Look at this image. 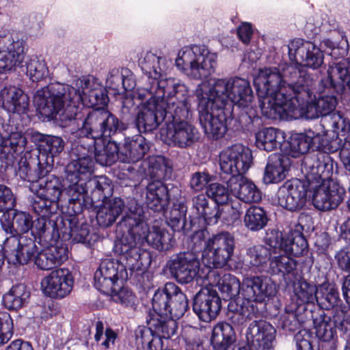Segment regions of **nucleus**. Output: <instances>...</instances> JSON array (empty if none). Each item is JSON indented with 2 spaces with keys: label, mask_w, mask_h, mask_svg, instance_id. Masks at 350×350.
Listing matches in <instances>:
<instances>
[{
  "label": "nucleus",
  "mask_w": 350,
  "mask_h": 350,
  "mask_svg": "<svg viewBox=\"0 0 350 350\" xmlns=\"http://www.w3.org/2000/svg\"><path fill=\"white\" fill-rule=\"evenodd\" d=\"M284 85L273 95L259 98L262 113L269 119L290 120L305 116L314 119L322 116L323 121L334 113L338 103L334 93L350 88V61L344 60L330 66L327 76L319 84L321 93L313 100L314 80L311 75L289 66L284 74Z\"/></svg>",
  "instance_id": "nucleus-1"
},
{
  "label": "nucleus",
  "mask_w": 350,
  "mask_h": 350,
  "mask_svg": "<svg viewBox=\"0 0 350 350\" xmlns=\"http://www.w3.org/2000/svg\"><path fill=\"white\" fill-rule=\"evenodd\" d=\"M123 124L112 113L103 108H96L81 120V126L73 132L79 138L90 139L85 147V142L72 148V161L66 167L65 182L69 186L81 185L90 193L91 203L94 204L111 196L113 187L104 176L90 178L93 171L94 153L96 161L103 166H110L120 161V148L116 142H103L102 137H109L122 129Z\"/></svg>",
  "instance_id": "nucleus-2"
},
{
  "label": "nucleus",
  "mask_w": 350,
  "mask_h": 350,
  "mask_svg": "<svg viewBox=\"0 0 350 350\" xmlns=\"http://www.w3.org/2000/svg\"><path fill=\"white\" fill-rule=\"evenodd\" d=\"M75 87L60 83H50L38 90L33 96V102L39 112L49 119H55L66 126L69 122H77L81 126V117L78 113L79 105L88 107L105 105L108 100L106 90L92 75L82 76L75 83Z\"/></svg>",
  "instance_id": "nucleus-3"
},
{
  "label": "nucleus",
  "mask_w": 350,
  "mask_h": 350,
  "mask_svg": "<svg viewBox=\"0 0 350 350\" xmlns=\"http://www.w3.org/2000/svg\"><path fill=\"white\" fill-rule=\"evenodd\" d=\"M116 231L121 234L116 243V252L126 260L131 271H142L150 263L149 253L138 245L146 242L159 251L168 250L172 245L173 236L157 226L150 229L144 208L135 201L129 204Z\"/></svg>",
  "instance_id": "nucleus-4"
},
{
  "label": "nucleus",
  "mask_w": 350,
  "mask_h": 350,
  "mask_svg": "<svg viewBox=\"0 0 350 350\" xmlns=\"http://www.w3.org/2000/svg\"><path fill=\"white\" fill-rule=\"evenodd\" d=\"M288 49L292 64L282 68V72L277 68L260 69L254 78V85L258 98L273 95L280 91V88L284 85V71L289 66H294L299 71L308 74L303 69L304 66L316 70L323 64V51L310 41L301 38L294 39L288 44Z\"/></svg>",
  "instance_id": "nucleus-5"
},
{
  "label": "nucleus",
  "mask_w": 350,
  "mask_h": 350,
  "mask_svg": "<svg viewBox=\"0 0 350 350\" xmlns=\"http://www.w3.org/2000/svg\"><path fill=\"white\" fill-rule=\"evenodd\" d=\"M301 170L308 183H317L312 196L316 208L326 211L334 209L342 202L345 189L331 179L333 160L327 152H318L304 158Z\"/></svg>",
  "instance_id": "nucleus-6"
},
{
  "label": "nucleus",
  "mask_w": 350,
  "mask_h": 350,
  "mask_svg": "<svg viewBox=\"0 0 350 350\" xmlns=\"http://www.w3.org/2000/svg\"><path fill=\"white\" fill-rule=\"evenodd\" d=\"M159 96L163 92L171 94L174 88L178 89V98H172V111L167 116V126L163 129L166 137L176 147L186 148L192 146L200 139L198 129L188 122L192 116L191 104L189 102V91L187 86L180 81L170 80L160 83Z\"/></svg>",
  "instance_id": "nucleus-7"
},
{
  "label": "nucleus",
  "mask_w": 350,
  "mask_h": 350,
  "mask_svg": "<svg viewBox=\"0 0 350 350\" xmlns=\"http://www.w3.org/2000/svg\"><path fill=\"white\" fill-rule=\"evenodd\" d=\"M208 97L215 100L217 107H228L230 111L232 105L243 108L245 111L241 114V121L247 122V129L254 131L260 125L261 120L256 115L255 111L250 106L254 95L247 80L240 77L230 79H215L210 86L204 83L198 85Z\"/></svg>",
  "instance_id": "nucleus-8"
},
{
  "label": "nucleus",
  "mask_w": 350,
  "mask_h": 350,
  "mask_svg": "<svg viewBox=\"0 0 350 350\" xmlns=\"http://www.w3.org/2000/svg\"><path fill=\"white\" fill-rule=\"evenodd\" d=\"M68 196L67 215H59L53 223V230L58 238L64 241L72 239L74 242L89 243L90 226L85 222L79 223L78 215L86 206L90 193L81 185L69 186L65 188Z\"/></svg>",
  "instance_id": "nucleus-9"
},
{
  "label": "nucleus",
  "mask_w": 350,
  "mask_h": 350,
  "mask_svg": "<svg viewBox=\"0 0 350 350\" xmlns=\"http://www.w3.org/2000/svg\"><path fill=\"white\" fill-rule=\"evenodd\" d=\"M170 80L180 81L175 78L162 79L157 83V90L154 91L155 98L150 99L148 102L142 105L138 111L136 118L135 124L140 133H148L155 130L161 122H164L167 126V116L170 114L172 109L170 103L172 98H178V89L174 88L171 94L163 92V95L159 96L160 88V83L162 81H167Z\"/></svg>",
  "instance_id": "nucleus-10"
},
{
  "label": "nucleus",
  "mask_w": 350,
  "mask_h": 350,
  "mask_svg": "<svg viewBox=\"0 0 350 350\" xmlns=\"http://www.w3.org/2000/svg\"><path fill=\"white\" fill-rule=\"evenodd\" d=\"M217 56L204 45L184 46L176 59V66L195 79L207 78L215 70Z\"/></svg>",
  "instance_id": "nucleus-11"
},
{
  "label": "nucleus",
  "mask_w": 350,
  "mask_h": 350,
  "mask_svg": "<svg viewBox=\"0 0 350 350\" xmlns=\"http://www.w3.org/2000/svg\"><path fill=\"white\" fill-rule=\"evenodd\" d=\"M199 120L206 136L209 139L221 138L226 132L227 114L226 107H217L215 100L200 88H196Z\"/></svg>",
  "instance_id": "nucleus-12"
},
{
  "label": "nucleus",
  "mask_w": 350,
  "mask_h": 350,
  "mask_svg": "<svg viewBox=\"0 0 350 350\" xmlns=\"http://www.w3.org/2000/svg\"><path fill=\"white\" fill-rule=\"evenodd\" d=\"M152 305L159 316L175 319L181 318L189 308L186 295L173 282L166 283L154 293Z\"/></svg>",
  "instance_id": "nucleus-13"
},
{
  "label": "nucleus",
  "mask_w": 350,
  "mask_h": 350,
  "mask_svg": "<svg viewBox=\"0 0 350 350\" xmlns=\"http://www.w3.org/2000/svg\"><path fill=\"white\" fill-rule=\"evenodd\" d=\"M235 240L228 232L213 235L205 241L202 260L207 267L222 268L226 266L234 253Z\"/></svg>",
  "instance_id": "nucleus-14"
},
{
  "label": "nucleus",
  "mask_w": 350,
  "mask_h": 350,
  "mask_svg": "<svg viewBox=\"0 0 350 350\" xmlns=\"http://www.w3.org/2000/svg\"><path fill=\"white\" fill-rule=\"evenodd\" d=\"M313 326L317 337L323 342L336 338V329L342 333L345 340L350 335V311L336 310L330 316L323 310H319Z\"/></svg>",
  "instance_id": "nucleus-15"
},
{
  "label": "nucleus",
  "mask_w": 350,
  "mask_h": 350,
  "mask_svg": "<svg viewBox=\"0 0 350 350\" xmlns=\"http://www.w3.org/2000/svg\"><path fill=\"white\" fill-rule=\"evenodd\" d=\"M115 251L116 250L115 249ZM120 256V259L125 260V265L118 260L113 259L103 260L94 273V286L100 292L107 294L109 292H116V286L119 280H125L127 278L126 267L131 271L126 264V260L122 255L116 252Z\"/></svg>",
  "instance_id": "nucleus-16"
},
{
  "label": "nucleus",
  "mask_w": 350,
  "mask_h": 350,
  "mask_svg": "<svg viewBox=\"0 0 350 350\" xmlns=\"http://www.w3.org/2000/svg\"><path fill=\"white\" fill-rule=\"evenodd\" d=\"M252 153L242 144H234L224 149L219 155L221 171L230 177L243 175L251 167Z\"/></svg>",
  "instance_id": "nucleus-17"
},
{
  "label": "nucleus",
  "mask_w": 350,
  "mask_h": 350,
  "mask_svg": "<svg viewBox=\"0 0 350 350\" xmlns=\"http://www.w3.org/2000/svg\"><path fill=\"white\" fill-rule=\"evenodd\" d=\"M139 65L143 72L149 79H151L152 81L150 88L140 90L137 94V97L142 100L147 99L146 102H148L150 99L155 98L154 91L157 88V83L162 80L161 77L167 73L169 69V62L165 57L149 51L140 60Z\"/></svg>",
  "instance_id": "nucleus-18"
},
{
  "label": "nucleus",
  "mask_w": 350,
  "mask_h": 350,
  "mask_svg": "<svg viewBox=\"0 0 350 350\" xmlns=\"http://www.w3.org/2000/svg\"><path fill=\"white\" fill-rule=\"evenodd\" d=\"M200 260L195 252H180L171 256L167 262L172 277L180 284H187L193 280L200 269Z\"/></svg>",
  "instance_id": "nucleus-19"
},
{
  "label": "nucleus",
  "mask_w": 350,
  "mask_h": 350,
  "mask_svg": "<svg viewBox=\"0 0 350 350\" xmlns=\"http://www.w3.org/2000/svg\"><path fill=\"white\" fill-rule=\"evenodd\" d=\"M307 195L306 183L293 178L280 187L276 193L277 202L280 206L289 211H299L305 206Z\"/></svg>",
  "instance_id": "nucleus-20"
},
{
  "label": "nucleus",
  "mask_w": 350,
  "mask_h": 350,
  "mask_svg": "<svg viewBox=\"0 0 350 350\" xmlns=\"http://www.w3.org/2000/svg\"><path fill=\"white\" fill-rule=\"evenodd\" d=\"M295 134L291 136L288 142L289 154L294 158L298 157L299 155L308 152L311 148L312 150H318V152H326V151L336 152L339 148V144L337 139L332 140L329 144L323 139V136L317 134ZM316 153V152H310L304 157H307L310 154Z\"/></svg>",
  "instance_id": "nucleus-21"
},
{
  "label": "nucleus",
  "mask_w": 350,
  "mask_h": 350,
  "mask_svg": "<svg viewBox=\"0 0 350 350\" xmlns=\"http://www.w3.org/2000/svg\"><path fill=\"white\" fill-rule=\"evenodd\" d=\"M12 247L14 250L8 255V261L14 265L27 264L38 253L34 239L27 235L6 237L3 242V250L8 252L12 251Z\"/></svg>",
  "instance_id": "nucleus-22"
},
{
  "label": "nucleus",
  "mask_w": 350,
  "mask_h": 350,
  "mask_svg": "<svg viewBox=\"0 0 350 350\" xmlns=\"http://www.w3.org/2000/svg\"><path fill=\"white\" fill-rule=\"evenodd\" d=\"M25 59V42L14 40L10 35H0V72L10 71L23 67Z\"/></svg>",
  "instance_id": "nucleus-23"
},
{
  "label": "nucleus",
  "mask_w": 350,
  "mask_h": 350,
  "mask_svg": "<svg viewBox=\"0 0 350 350\" xmlns=\"http://www.w3.org/2000/svg\"><path fill=\"white\" fill-rule=\"evenodd\" d=\"M73 278L67 269L52 271L41 282L44 293L53 299H62L68 295L73 287Z\"/></svg>",
  "instance_id": "nucleus-24"
},
{
  "label": "nucleus",
  "mask_w": 350,
  "mask_h": 350,
  "mask_svg": "<svg viewBox=\"0 0 350 350\" xmlns=\"http://www.w3.org/2000/svg\"><path fill=\"white\" fill-rule=\"evenodd\" d=\"M221 306V299L217 292L212 288H201L193 298V310L204 322L215 319Z\"/></svg>",
  "instance_id": "nucleus-25"
},
{
  "label": "nucleus",
  "mask_w": 350,
  "mask_h": 350,
  "mask_svg": "<svg viewBox=\"0 0 350 350\" xmlns=\"http://www.w3.org/2000/svg\"><path fill=\"white\" fill-rule=\"evenodd\" d=\"M275 329L269 323L254 321L246 331V338L253 350H271L275 338Z\"/></svg>",
  "instance_id": "nucleus-26"
},
{
  "label": "nucleus",
  "mask_w": 350,
  "mask_h": 350,
  "mask_svg": "<svg viewBox=\"0 0 350 350\" xmlns=\"http://www.w3.org/2000/svg\"><path fill=\"white\" fill-rule=\"evenodd\" d=\"M51 171L50 161L45 158V154L42 153L35 157L31 156L29 159L21 158L18 163V176L23 179L34 184L37 180L46 176Z\"/></svg>",
  "instance_id": "nucleus-27"
},
{
  "label": "nucleus",
  "mask_w": 350,
  "mask_h": 350,
  "mask_svg": "<svg viewBox=\"0 0 350 350\" xmlns=\"http://www.w3.org/2000/svg\"><path fill=\"white\" fill-rule=\"evenodd\" d=\"M228 187L232 194L245 203H256L261 200L262 193L250 179L242 176L230 177Z\"/></svg>",
  "instance_id": "nucleus-28"
},
{
  "label": "nucleus",
  "mask_w": 350,
  "mask_h": 350,
  "mask_svg": "<svg viewBox=\"0 0 350 350\" xmlns=\"http://www.w3.org/2000/svg\"><path fill=\"white\" fill-rule=\"evenodd\" d=\"M191 210L196 217L202 219L208 225L217 223L221 217L219 206L211 200L207 194L199 193L191 200Z\"/></svg>",
  "instance_id": "nucleus-29"
},
{
  "label": "nucleus",
  "mask_w": 350,
  "mask_h": 350,
  "mask_svg": "<svg viewBox=\"0 0 350 350\" xmlns=\"http://www.w3.org/2000/svg\"><path fill=\"white\" fill-rule=\"evenodd\" d=\"M120 148V161L135 163L142 159L148 152L150 143L142 135L126 138Z\"/></svg>",
  "instance_id": "nucleus-30"
},
{
  "label": "nucleus",
  "mask_w": 350,
  "mask_h": 350,
  "mask_svg": "<svg viewBox=\"0 0 350 350\" xmlns=\"http://www.w3.org/2000/svg\"><path fill=\"white\" fill-rule=\"evenodd\" d=\"M2 107L9 113H24L29 107V98L20 88L5 86L0 91Z\"/></svg>",
  "instance_id": "nucleus-31"
},
{
  "label": "nucleus",
  "mask_w": 350,
  "mask_h": 350,
  "mask_svg": "<svg viewBox=\"0 0 350 350\" xmlns=\"http://www.w3.org/2000/svg\"><path fill=\"white\" fill-rule=\"evenodd\" d=\"M207 277L210 280L213 279L211 284L218 286L224 299L229 301L240 299V297L235 299L241 292V285L235 276L230 273L221 275L217 270H211L208 273Z\"/></svg>",
  "instance_id": "nucleus-32"
},
{
  "label": "nucleus",
  "mask_w": 350,
  "mask_h": 350,
  "mask_svg": "<svg viewBox=\"0 0 350 350\" xmlns=\"http://www.w3.org/2000/svg\"><path fill=\"white\" fill-rule=\"evenodd\" d=\"M170 201L169 189L162 181H151L146 186V203L154 212L163 211Z\"/></svg>",
  "instance_id": "nucleus-33"
},
{
  "label": "nucleus",
  "mask_w": 350,
  "mask_h": 350,
  "mask_svg": "<svg viewBox=\"0 0 350 350\" xmlns=\"http://www.w3.org/2000/svg\"><path fill=\"white\" fill-rule=\"evenodd\" d=\"M31 139L34 143H38L42 153L45 154L47 161H50L51 170L53 163V157L58 155L64 148V142L57 136L42 134L36 131L30 133ZM39 154H42L40 151Z\"/></svg>",
  "instance_id": "nucleus-34"
},
{
  "label": "nucleus",
  "mask_w": 350,
  "mask_h": 350,
  "mask_svg": "<svg viewBox=\"0 0 350 350\" xmlns=\"http://www.w3.org/2000/svg\"><path fill=\"white\" fill-rule=\"evenodd\" d=\"M68 258V250L64 245L51 246L38 252L35 265L42 270H49L60 265Z\"/></svg>",
  "instance_id": "nucleus-35"
},
{
  "label": "nucleus",
  "mask_w": 350,
  "mask_h": 350,
  "mask_svg": "<svg viewBox=\"0 0 350 350\" xmlns=\"http://www.w3.org/2000/svg\"><path fill=\"white\" fill-rule=\"evenodd\" d=\"M258 310L254 304L242 300H231L228 305L227 317L234 325H242L256 317Z\"/></svg>",
  "instance_id": "nucleus-36"
},
{
  "label": "nucleus",
  "mask_w": 350,
  "mask_h": 350,
  "mask_svg": "<svg viewBox=\"0 0 350 350\" xmlns=\"http://www.w3.org/2000/svg\"><path fill=\"white\" fill-rule=\"evenodd\" d=\"M108 196L103 200L100 201L103 202L104 204L96 213L97 223L102 228L111 226L122 213L124 208V203L121 198H113L107 202H105Z\"/></svg>",
  "instance_id": "nucleus-37"
},
{
  "label": "nucleus",
  "mask_w": 350,
  "mask_h": 350,
  "mask_svg": "<svg viewBox=\"0 0 350 350\" xmlns=\"http://www.w3.org/2000/svg\"><path fill=\"white\" fill-rule=\"evenodd\" d=\"M31 191L51 200L59 202V198L63 191V185L59 178L49 175L45 178L42 176L32 185Z\"/></svg>",
  "instance_id": "nucleus-38"
},
{
  "label": "nucleus",
  "mask_w": 350,
  "mask_h": 350,
  "mask_svg": "<svg viewBox=\"0 0 350 350\" xmlns=\"http://www.w3.org/2000/svg\"><path fill=\"white\" fill-rule=\"evenodd\" d=\"M289 165L288 159L282 154H273L269 157L263 180L266 184L278 183L285 177Z\"/></svg>",
  "instance_id": "nucleus-39"
},
{
  "label": "nucleus",
  "mask_w": 350,
  "mask_h": 350,
  "mask_svg": "<svg viewBox=\"0 0 350 350\" xmlns=\"http://www.w3.org/2000/svg\"><path fill=\"white\" fill-rule=\"evenodd\" d=\"M284 140V133L273 127L264 128L256 134V146L267 152L273 151L280 147Z\"/></svg>",
  "instance_id": "nucleus-40"
},
{
  "label": "nucleus",
  "mask_w": 350,
  "mask_h": 350,
  "mask_svg": "<svg viewBox=\"0 0 350 350\" xmlns=\"http://www.w3.org/2000/svg\"><path fill=\"white\" fill-rule=\"evenodd\" d=\"M235 337V332L230 323H218L213 328L211 344L215 350H226L234 343Z\"/></svg>",
  "instance_id": "nucleus-41"
},
{
  "label": "nucleus",
  "mask_w": 350,
  "mask_h": 350,
  "mask_svg": "<svg viewBox=\"0 0 350 350\" xmlns=\"http://www.w3.org/2000/svg\"><path fill=\"white\" fill-rule=\"evenodd\" d=\"M271 260V251L262 245H256L247 248L246 261L250 267L258 272L268 270V262Z\"/></svg>",
  "instance_id": "nucleus-42"
},
{
  "label": "nucleus",
  "mask_w": 350,
  "mask_h": 350,
  "mask_svg": "<svg viewBox=\"0 0 350 350\" xmlns=\"http://www.w3.org/2000/svg\"><path fill=\"white\" fill-rule=\"evenodd\" d=\"M172 161L161 155L150 157L148 159V173L152 181H162L170 179L172 174Z\"/></svg>",
  "instance_id": "nucleus-43"
},
{
  "label": "nucleus",
  "mask_w": 350,
  "mask_h": 350,
  "mask_svg": "<svg viewBox=\"0 0 350 350\" xmlns=\"http://www.w3.org/2000/svg\"><path fill=\"white\" fill-rule=\"evenodd\" d=\"M30 296V293L23 284H16L3 297V303L9 310H18L23 307Z\"/></svg>",
  "instance_id": "nucleus-44"
},
{
  "label": "nucleus",
  "mask_w": 350,
  "mask_h": 350,
  "mask_svg": "<svg viewBox=\"0 0 350 350\" xmlns=\"http://www.w3.org/2000/svg\"><path fill=\"white\" fill-rule=\"evenodd\" d=\"M308 242L301 232L294 230L286 234L283 250L285 253L293 256H300L306 253Z\"/></svg>",
  "instance_id": "nucleus-45"
},
{
  "label": "nucleus",
  "mask_w": 350,
  "mask_h": 350,
  "mask_svg": "<svg viewBox=\"0 0 350 350\" xmlns=\"http://www.w3.org/2000/svg\"><path fill=\"white\" fill-rule=\"evenodd\" d=\"M187 206L183 202L174 203L166 217L167 225L174 232L188 231L190 226L186 223Z\"/></svg>",
  "instance_id": "nucleus-46"
},
{
  "label": "nucleus",
  "mask_w": 350,
  "mask_h": 350,
  "mask_svg": "<svg viewBox=\"0 0 350 350\" xmlns=\"http://www.w3.org/2000/svg\"><path fill=\"white\" fill-rule=\"evenodd\" d=\"M26 72L32 81H40L49 76L46 62L41 57L30 55L25 61Z\"/></svg>",
  "instance_id": "nucleus-47"
},
{
  "label": "nucleus",
  "mask_w": 350,
  "mask_h": 350,
  "mask_svg": "<svg viewBox=\"0 0 350 350\" xmlns=\"http://www.w3.org/2000/svg\"><path fill=\"white\" fill-rule=\"evenodd\" d=\"M243 221L245 226L249 230L257 232L266 226L268 217L262 208L252 206L247 210Z\"/></svg>",
  "instance_id": "nucleus-48"
},
{
  "label": "nucleus",
  "mask_w": 350,
  "mask_h": 350,
  "mask_svg": "<svg viewBox=\"0 0 350 350\" xmlns=\"http://www.w3.org/2000/svg\"><path fill=\"white\" fill-rule=\"evenodd\" d=\"M296 267L297 262L288 255L275 256L271 258L267 273L284 276L295 271Z\"/></svg>",
  "instance_id": "nucleus-49"
},
{
  "label": "nucleus",
  "mask_w": 350,
  "mask_h": 350,
  "mask_svg": "<svg viewBox=\"0 0 350 350\" xmlns=\"http://www.w3.org/2000/svg\"><path fill=\"white\" fill-rule=\"evenodd\" d=\"M31 206L34 213L40 217H52L59 210V202L51 200L38 193H35Z\"/></svg>",
  "instance_id": "nucleus-50"
},
{
  "label": "nucleus",
  "mask_w": 350,
  "mask_h": 350,
  "mask_svg": "<svg viewBox=\"0 0 350 350\" xmlns=\"http://www.w3.org/2000/svg\"><path fill=\"white\" fill-rule=\"evenodd\" d=\"M316 301L321 309L329 310L340 301L339 293L334 286H321L317 291Z\"/></svg>",
  "instance_id": "nucleus-51"
},
{
  "label": "nucleus",
  "mask_w": 350,
  "mask_h": 350,
  "mask_svg": "<svg viewBox=\"0 0 350 350\" xmlns=\"http://www.w3.org/2000/svg\"><path fill=\"white\" fill-rule=\"evenodd\" d=\"M318 288L314 284L306 281H300L297 286L295 287L294 292L297 298V305H314L317 299Z\"/></svg>",
  "instance_id": "nucleus-52"
},
{
  "label": "nucleus",
  "mask_w": 350,
  "mask_h": 350,
  "mask_svg": "<svg viewBox=\"0 0 350 350\" xmlns=\"http://www.w3.org/2000/svg\"><path fill=\"white\" fill-rule=\"evenodd\" d=\"M255 288L257 291L258 303H262L269 297H273L276 293L275 284L271 280L263 275L253 276Z\"/></svg>",
  "instance_id": "nucleus-53"
},
{
  "label": "nucleus",
  "mask_w": 350,
  "mask_h": 350,
  "mask_svg": "<svg viewBox=\"0 0 350 350\" xmlns=\"http://www.w3.org/2000/svg\"><path fill=\"white\" fill-rule=\"evenodd\" d=\"M323 122L327 123L337 135H345L350 130L349 120L338 111L331 113L329 116H327Z\"/></svg>",
  "instance_id": "nucleus-54"
},
{
  "label": "nucleus",
  "mask_w": 350,
  "mask_h": 350,
  "mask_svg": "<svg viewBox=\"0 0 350 350\" xmlns=\"http://www.w3.org/2000/svg\"><path fill=\"white\" fill-rule=\"evenodd\" d=\"M154 324L155 333L159 334L161 339H168L174 336L176 332V322L175 319L159 316Z\"/></svg>",
  "instance_id": "nucleus-55"
},
{
  "label": "nucleus",
  "mask_w": 350,
  "mask_h": 350,
  "mask_svg": "<svg viewBox=\"0 0 350 350\" xmlns=\"http://www.w3.org/2000/svg\"><path fill=\"white\" fill-rule=\"evenodd\" d=\"M27 144L25 137L21 133H12L8 137H3L1 146L4 152L11 153L23 150Z\"/></svg>",
  "instance_id": "nucleus-56"
},
{
  "label": "nucleus",
  "mask_w": 350,
  "mask_h": 350,
  "mask_svg": "<svg viewBox=\"0 0 350 350\" xmlns=\"http://www.w3.org/2000/svg\"><path fill=\"white\" fill-rule=\"evenodd\" d=\"M314 305H297L293 312L301 327H306L310 323L314 324V319L317 317V314L319 312V310H314Z\"/></svg>",
  "instance_id": "nucleus-57"
},
{
  "label": "nucleus",
  "mask_w": 350,
  "mask_h": 350,
  "mask_svg": "<svg viewBox=\"0 0 350 350\" xmlns=\"http://www.w3.org/2000/svg\"><path fill=\"white\" fill-rule=\"evenodd\" d=\"M229 190L222 184L215 183L210 184L206 190V194L217 205L226 204L229 198Z\"/></svg>",
  "instance_id": "nucleus-58"
},
{
  "label": "nucleus",
  "mask_w": 350,
  "mask_h": 350,
  "mask_svg": "<svg viewBox=\"0 0 350 350\" xmlns=\"http://www.w3.org/2000/svg\"><path fill=\"white\" fill-rule=\"evenodd\" d=\"M14 331L13 320L6 312H0V346L7 343L12 337Z\"/></svg>",
  "instance_id": "nucleus-59"
},
{
  "label": "nucleus",
  "mask_w": 350,
  "mask_h": 350,
  "mask_svg": "<svg viewBox=\"0 0 350 350\" xmlns=\"http://www.w3.org/2000/svg\"><path fill=\"white\" fill-rule=\"evenodd\" d=\"M254 277H248L243 280L241 284L242 301L250 304L258 303L257 291L255 288Z\"/></svg>",
  "instance_id": "nucleus-60"
},
{
  "label": "nucleus",
  "mask_w": 350,
  "mask_h": 350,
  "mask_svg": "<svg viewBox=\"0 0 350 350\" xmlns=\"http://www.w3.org/2000/svg\"><path fill=\"white\" fill-rule=\"evenodd\" d=\"M13 219L16 234L25 233L31 229L32 218L29 214L23 211L16 212Z\"/></svg>",
  "instance_id": "nucleus-61"
},
{
  "label": "nucleus",
  "mask_w": 350,
  "mask_h": 350,
  "mask_svg": "<svg viewBox=\"0 0 350 350\" xmlns=\"http://www.w3.org/2000/svg\"><path fill=\"white\" fill-rule=\"evenodd\" d=\"M154 334L155 332L150 327H147L146 326L137 327L134 333V343L137 349L142 350V348H144L148 340L149 339L152 340V336Z\"/></svg>",
  "instance_id": "nucleus-62"
},
{
  "label": "nucleus",
  "mask_w": 350,
  "mask_h": 350,
  "mask_svg": "<svg viewBox=\"0 0 350 350\" xmlns=\"http://www.w3.org/2000/svg\"><path fill=\"white\" fill-rule=\"evenodd\" d=\"M312 339L313 337L308 330L299 331L294 337L295 350H316Z\"/></svg>",
  "instance_id": "nucleus-63"
},
{
  "label": "nucleus",
  "mask_w": 350,
  "mask_h": 350,
  "mask_svg": "<svg viewBox=\"0 0 350 350\" xmlns=\"http://www.w3.org/2000/svg\"><path fill=\"white\" fill-rule=\"evenodd\" d=\"M15 199L10 188L0 184V211L6 212L14 208Z\"/></svg>",
  "instance_id": "nucleus-64"
}]
</instances>
